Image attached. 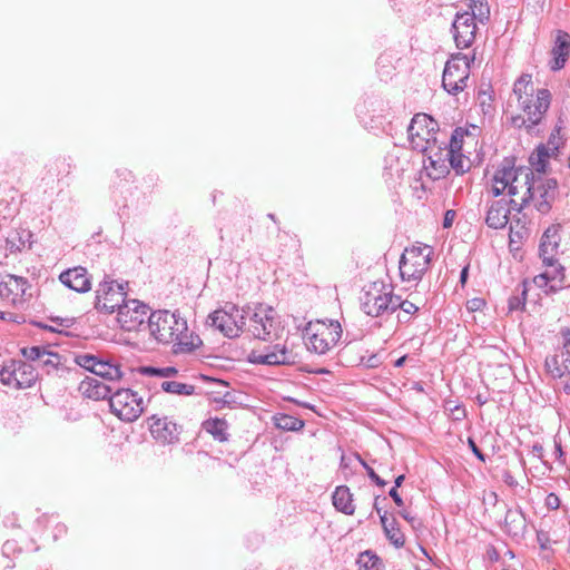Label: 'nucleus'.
<instances>
[{"label":"nucleus","instance_id":"nucleus-1","mask_svg":"<svg viewBox=\"0 0 570 570\" xmlns=\"http://www.w3.org/2000/svg\"><path fill=\"white\" fill-rule=\"evenodd\" d=\"M147 326L157 343L173 344L175 354L191 353L203 344L200 337L188 330L187 321L178 312L154 311L148 316Z\"/></svg>","mask_w":570,"mask_h":570},{"label":"nucleus","instance_id":"nucleus-2","mask_svg":"<svg viewBox=\"0 0 570 570\" xmlns=\"http://www.w3.org/2000/svg\"><path fill=\"white\" fill-rule=\"evenodd\" d=\"M513 95L518 99L519 107L527 115V118L514 117L513 124L518 127L524 126L528 132H532L550 106V91L548 89H539L534 96L531 75L524 73L515 80Z\"/></svg>","mask_w":570,"mask_h":570},{"label":"nucleus","instance_id":"nucleus-3","mask_svg":"<svg viewBox=\"0 0 570 570\" xmlns=\"http://www.w3.org/2000/svg\"><path fill=\"white\" fill-rule=\"evenodd\" d=\"M407 134L411 147L421 153L433 151L435 147L445 145L438 121L426 114H416L412 118Z\"/></svg>","mask_w":570,"mask_h":570},{"label":"nucleus","instance_id":"nucleus-4","mask_svg":"<svg viewBox=\"0 0 570 570\" xmlns=\"http://www.w3.org/2000/svg\"><path fill=\"white\" fill-rule=\"evenodd\" d=\"M558 183L554 178H548L544 175L535 174L530 187H527V198L520 203L515 199L510 200L512 209L521 212L523 207L533 204L535 209L546 214L551 209V204L556 198Z\"/></svg>","mask_w":570,"mask_h":570},{"label":"nucleus","instance_id":"nucleus-5","mask_svg":"<svg viewBox=\"0 0 570 570\" xmlns=\"http://www.w3.org/2000/svg\"><path fill=\"white\" fill-rule=\"evenodd\" d=\"M246 325L244 331L253 337L262 341H272L278 336L279 322L275 317V311L263 304L244 307Z\"/></svg>","mask_w":570,"mask_h":570},{"label":"nucleus","instance_id":"nucleus-6","mask_svg":"<svg viewBox=\"0 0 570 570\" xmlns=\"http://www.w3.org/2000/svg\"><path fill=\"white\" fill-rule=\"evenodd\" d=\"M433 248L425 244L406 247L401 255L399 269L403 282L417 283L430 267Z\"/></svg>","mask_w":570,"mask_h":570},{"label":"nucleus","instance_id":"nucleus-7","mask_svg":"<svg viewBox=\"0 0 570 570\" xmlns=\"http://www.w3.org/2000/svg\"><path fill=\"white\" fill-rule=\"evenodd\" d=\"M395 294L384 282L366 285L360 297L362 311L372 317H381L393 313Z\"/></svg>","mask_w":570,"mask_h":570},{"label":"nucleus","instance_id":"nucleus-8","mask_svg":"<svg viewBox=\"0 0 570 570\" xmlns=\"http://www.w3.org/2000/svg\"><path fill=\"white\" fill-rule=\"evenodd\" d=\"M342 336V327L337 321H317L308 323L305 328L306 347L318 355L326 354Z\"/></svg>","mask_w":570,"mask_h":570},{"label":"nucleus","instance_id":"nucleus-9","mask_svg":"<svg viewBox=\"0 0 570 570\" xmlns=\"http://www.w3.org/2000/svg\"><path fill=\"white\" fill-rule=\"evenodd\" d=\"M474 60L472 57L458 52L453 53L446 61L443 75L442 87L452 96H456L466 87V81L470 76V66Z\"/></svg>","mask_w":570,"mask_h":570},{"label":"nucleus","instance_id":"nucleus-10","mask_svg":"<svg viewBox=\"0 0 570 570\" xmlns=\"http://www.w3.org/2000/svg\"><path fill=\"white\" fill-rule=\"evenodd\" d=\"M207 324L218 330L224 336L234 338L244 332L246 314L244 307L226 304L223 308L214 311L207 318Z\"/></svg>","mask_w":570,"mask_h":570},{"label":"nucleus","instance_id":"nucleus-11","mask_svg":"<svg viewBox=\"0 0 570 570\" xmlns=\"http://www.w3.org/2000/svg\"><path fill=\"white\" fill-rule=\"evenodd\" d=\"M111 412L121 421L134 422L145 410L144 397L130 389H117L109 396Z\"/></svg>","mask_w":570,"mask_h":570},{"label":"nucleus","instance_id":"nucleus-12","mask_svg":"<svg viewBox=\"0 0 570 570\" xmlns=\"http://www.w3.org/2000/svg\"><path fill=\"white\" fill-rule=\"evenodd\" d=\"M127 285V283H118L106 276L96 289L95 308L104 314H112L118 311L126 302L125 287Z\"/></svg>","mask_w":570,"mask_h":570},{"label":"nucleus","instance_id":"nucleus-13","mask_svg":"<svg viewBox=\"0 0 570 570\" xmlns=\"http://www.w3.org/2000/svg\"><path fill=\"white\" fill-rule=\"evenodd\" d=\"M148 305L138 299L126 301L117 311V321L125 331H137L150 314Z\"/></svg>","mask_w":570,"mask_h":570},{"label":"nucleus","instance_id":"nucleus-14","mask_svg":"<svg viewBox=\"0 0 570 570\" xmlns=\"http://www.w3.org/2000/svg\"><path fill=\"white\" fill-rule=\"evenodd\" d=\"M148 422L150 434L158 443L170 445L179 442L183 428L171 417L155 414L148 417Z\"/></svg>","mask_w":570,"mask_h":570},{"label":"nucleus","instance_id":"nucleus-15","mask_svg":"<svg viewBox=\"0 0 570 570\" xmlns=\"http://www.w3.org/2000/svg\"><path fill=\"white\" fill-rule=\"evenodd\" d=\"M476 22L473 16L470 14V11L458 12L455 14L451 31L455 46L459 49H465L472 46L478 30Z\"/></svg>","mask_w":570,"mask_h":570},{"label":"nucleus","instance_id":"nucleus-16","mask_svg":"<svg viewBox=\"0 0 570 570\" xmlns=\"http://www.w3.org/2000/svg\"><path fill=\"white\" fill-rule=\"evenodd\" d=\"M248 361L262 365H293L295 364V355L285 345L275 344L266 347L265 352L252 351Z\"/></svg>","mask_w":570,"mask_h":570},{"label":"nucleus","instance_id":"nucleus-17","mask_svg":"<svg viewBox=\"0 0 570 570\" xmlns=\"http://www.w3.org/2000/svg\"><path fill=\"white\" fill-rule=\"evenodd\" d=\"M29 287L27 278L6 275L0 278V298L13 306H20L24 303V295Z\"/></svg>","mask_w":570,"mask_h":570},{"label":"nucleus","instance_id":"nucleus-18","mask_svg":"<svg viewBox=\"0 0 570 570\" xmlns=\"http://www.w3.org/2000/svg\"><path fill=\"white\" fill-rule=\"evenodd\" d=\"M23 357L28 361L38 362L41 368L47 374L58 373L62 367V356L57 353L47 350L45 346H28L21 350Z\"/></svg>","mask_w":570,"mask_h":570},{"label":"nucleus","instance_id":"nucleus-19","mask_svg":"<svg viewBox=\"0 0 570 570\" xmlns=\"http://www.w3.org/2000/svg\"><path fill=\"white\" fill-rule=\"evenodd\" d=\"M543 265L547 269L533 278L538 287L543 288L546 294L557 293L562 288H570V286H563L564 268L558 264L557 258H553L551 264Z\"/></svg>","mask_w":570,"mask_h":570},{"label":"nucleus","instance_id":"nucleus-20","mask_svg":"<svg viewBox=\"0 0 570 570\" xmlns=\"http://www.w3.org/2000/svg\"><path fill=\"white\" fill-rule=\"evenodd\" d=\"M59 281L66 287L77 293H87L91 289V277L82 266H76L61 272Z\"/></svg>","mask_w":570,"mask_h":570},{"label":"nucleus","instance_id":"nucleus-21","mask_svg":"<svg viewBox=\"0 0 570 570\" xmlns=\"http://www.w3.org/2000/svg\"><path fill=\"white\" fill-rule=\"evenodd\" d=\"M445 153L442 149V145L435 147V150L423 153L426 156L424 159V170L432 180H438L445 177L449 174L448 158L444 156Z\"/></svg>","mask_w":570,"mask_h":570},{"label":"nucleus","instance_id":"nucleus-22","mask_svg":"<svg viewBox=\"0 0 570 570\" xmlns=\"http://www.w3.org/2000/svg\"><path fill=\"white\" fill-rule=\"evenodd\" d=\"M561 333L564 338L562 352L546 360L549 371L558 377L570 375V328H563Z\"/></svg>","mask_w":570,"mask_h":570},{"label":"nucleus","instance_id":"nucleus-23","mask_svg":"<svg viewBox=\"0 0 570 570\" xmlns=\"http://www.w3.org/2000/svg\"><path fill=\"white\" fill-rule=\"evenodd\" d=\"M560 240L559 225H551L544 230L539 246V255L543 264H551L553 262L558 254Z\"/></svg>","mask_w":570,"mask_h":570},{"label":"nucleus","instance_id":"nucleus-24","mask_svg":"<svg viewBox=\"0 0 570 570\" xmlns=\"http://www.w3.org/2000/svg\"><path fill=\"white\" fill-rule=\"evenodd\" d=\"M510 168L512 175L510 176L509 196L514 197L521 195V199L527 198V187H530V184H532L535 173L530 167L510 166Z\"/></svg>","mask_w":570,"mask_h":570},{"label":"nucleus","instance_id":"nucleus-25","mask_svg":"<svg viewBox=\"0 0 570 570\" xmlns=\"http://www.w3.org/2000/svg\"><path fill=\"white\" fill-rule=\"evenodd\" d=\"M570 53V36L559 30L554 45L551 50L552 60L550 61V68L553 71L562 69L568 60Z\"/></svg>","mask_w":570,"mask_h":570},{"label":"nucleus","instance_id":"nucleus-26","mask_svg":"<svg viewBox=\"0 0 570 570\" xmlns=\"http://www.w3.org/2000/svg\"><path fill=\"white\" fill-rule=\"evenodd\" d=\"M509 214L510 208L505 200H494L487 210L485 224L493 229L503 228L509 222Z\"/></svg>","mask_w":570,"mask_h":570},{"label":"nucleus","instance_id":"nucleus-27","mask_svg":"<svg viewBox=\"0 0 570 570\" xmlns=\"http://www.w3.org/2000/svg\"><path fill=\"white\" fill-rule=\"evenodd\" d=\"M79 391L83 396L92 400L109 399L114 393L112 387L95 377H86L79 384Z\"/></svg>","mask_w":570,"mask_h":570},{"label":"nucleus","instance_id":"nucleus-28","mask_svg":"<svg viewBox=\"0 0 570 570\" xmlns=\"http://www.w3.org/2000/svg\"><path fill=\"white\" fill-rule=\"evenodd\" d=\"M505 532L512 538H523L527 530V519L521 509H509L504 519Z\"/></svg>","mask_w":570,"mask_h":570},{"label":"nucleus","instance_id":"nucleus-29","mask_svg":"<svg viewBox=\"0 0 570 570\" xmlns=\"http://www.w3.org/2000/svg\"><path fill=\"white\" fill-rule=\"evenodd\" d=\"M381 524L384 534L391 544H393L396 549L403 548L405 543V535L401 531L395 518L389 519L387 512L384 511L381 515Z\"/></svg>","mask_w":570,"mask_h":570},{"label":"nucleus","instance_id":"nucleus-30","mask_svg":"<svg viewBox=\"0 0 570 570\" xmlns=\"http://www.w3.org/2000/svg\"><path fill=\"white\" fill-rule=\"evenodd\" d=\"M558 147L550 148L549 146H546L543 144L539 145L534 153L531 154L529 161L531 164V168L535 174L544 175L547 167H548V160L552 155H556Z\"/></svg>","mask_w":570,"mask_h":570},{"label":"nucleus","instance_id":"nucleus-31","mask_svg":"<svg viewBox=\"0 0 570 570\" xmlns=\"http://www.w3.org/2000/svg\"><path fill=\"white\" fill-rule=\"evenodd\" d=\"M32 233L29 229H16L7 237V247L11 253L22 252L26 248H31Z\"/></svg>","mask_w":570,"mask_h":570},{"label":"nucleus","instance_id":"nucleus-32","mask_svg":"<svg viewBox=\"0 0 570 570\" xmlns=\"http://www.w3.org/2000/svg\"><path fill=\"white\" fill-rule=\"evenodd\" d=\"M333 505L344 514L352 515L355 511L353 495L346 485H340L332 495Z\"/></svg>","mask_w":570,"mask_h":570},{"label":"nucleus","instance_id":"nucleus-33","mask_svg":"<svg viewBox=\"0 0 570 570\" xmlns=\"http://www.w3.org/2000/svg\"><path fill=\"white\" fill-rule=\"evenodd\" d=\"M510 165H503L501 168L497 169L493 178H492V187L491 193L494 197L502 195L505 190H510V176H511Z\"/></svg>","mask_w":570,"mask_h":570},{"label":"nucleus","instance_id":"nucleus-34","mask_svg":"<svg viewBox=\"0 0 570 570\" xmlns=\"http://www.w3.org/2000/svg\"><path fill=\"white\" fill-rule=\"evenodd\" d=\"M469 135V130L462 127H456L448 140V135L442 132L441 139L445 140V145H442V149L445 151L444 155H451L462 150L463 139Z\"/></svg>","mask_w":570,"mask_h":570},{"label":"nucleus","instance_id":"nucleus-35","mask_svg":"<svg viewBox=\"0 0 570 570\" xmlns=\"http://www.w3.org/2000/svg\"><path fill=\"white\" fill-rule=\"evenodd\" d=\"M400 309L397 314V321L401 324H409L412 316L420 311V307L407 299H402L401 296L396 295L393 304V313Z\"/></svg>","mask_w":570,"mask_h":570},{"label":"nucleus","instance_id":"nucleus-36","mask_svg":"<svg viewBox=\"0 0 570 570\" xmlns=\"http://www.w3.org/2000/svg\"><path fill=\"white\" fill-rule=\"evenodd\" d=\"M94 374L110 382L120 380L122 376V372L118 364L100 357L96 364Z\"/></svg>","mask_w":570,"mask_h":570},{"label":"nucleus","instance_id":"nucleus-37","mask_svg":"<svg viewBox=\"0 0 570 570\" xmlns=\"http://www.w3.org/2000/svg\"><path fill=\"white\" fill-rule=\"evenodd\" d=\"M17 381H14V386L16 389H27V387H30L36 379H37V374L35 372V368L32 367V365L26 363V362H22V361H17Z\"/></svg>","mask_w":570,"mask_h":570},{"label":"nucleus","instance_id":"nucleus-38","mask_svg":"<svg viewBox=\"0 0 570 570\" xmlns=\"http://www.w3.org/2000/svg\"><path fill=\"white\" fill-rule=\"evenodd\" d=\"M203 428L206 432L212 434L215 440L219 442H225L228 439V424L223 419H209L203 423Z\"/></svg>","mask_w":570,"mask_h":570},{"label":"nucleus","instance_id":"nucleus-39","mask_svg":"<svg viewBox=\"0 0 570 570\" xmlns=\"http://www.w3.org/2000/svg\"><path fill=\"white\" fill-rule=\"evenodd\" d=\"M273 422L277 429L293 432L302 430L305 425L303 420L286 413H276Z\"/></svg>","mask_w":570,"mask_h":570},{"label":"nucleus","instance_id":"nucleus-40","mask_svg":"<svg viewBox=\"0 0 570 570\" xmlns=\"http://www.w3.org/2000/svg\"><path fill=\"white\" fill-rule=\"evenodd\" d=\"M379 101L372 98L365 99L363 102H360L355 107V112L357 118L361 122L364 124V126L367 127L368 121L367 118H370L371 122L374 121L375 118H379L380 116L376 115V108L375 105Z\"/></svg>","mask_w":570,"mask_h":570},{"label":"nucleus","instance_id":"nucleus-41","mask_svg":"<svg viewBox=\"0 0 570 570\" xmlns=\"http://www.w3.org/2000/svg\"><path fill=\"white\" fill-rule=\"evenodd\" d=\"M469 8L470 14L473 16L474 20L484 24L490 19V7L487 0H471Z\"/></svg>","mask_w":570,"mask_h":570},{"label":"nucleus","instance_id":"nucleus-42","mask_svg":"<svg viewBox=\"0 0 570 570\" xmlns=\"http://www.w3.org/2000/svg\"><path fill=\"white\" fill-rule=\"evenodd\" d=\"M448 158V165L451 167L456 175H463L470 169V158L464 156L461 151L445 155Z\"/></svg>","mask_w":570,"mask_h":570},{"label":"nucleus","instance_id":"nucleus-43","mask_svg":"<svg viewBox=\"0 0 570 570\" xmlns=\"http://www.w3.org/2000/svg\"><path fill=\"white\" fill-rule=\"evenodd\" d=\"M163 391L177 394V395H191L195 392V386L191 384L180 383L176 381H164L160 384Z\"/></svg>","mask_w":570,"mask_h":570},{"label":"nucleus","instance_id":"nucleus-44","mask_svg":"<svg viewBox=\"0 0 570 570\" xmlns=\"http://www.w3.org/2000/svg\"><path fill=\"white\" fill-rule=\"evenodd\" d=\"M357 563L364 570H383L382 560L371 550L362 552L357 559Z\"/></svg>","mask_w":570,"mask_h":570},{"label":"nucleus","instance_id":"nucleus-45","mask_svg":"<svg viewBox=\"0 0 570 570\" xmlns=\"http://www.w3.org/2000/svg\"><path fill=\"white\" fill-rule=\"evenodd\" d=\"M50 320L58 327H53V326H50V325H47V324H42V323H36V325L39 326L40 328H43V330H47V331H50V332H55V333H59V334H62V333L63 334H68L67 332L63 331V328H70L76 323V318L75 317H59V316H56V317H51Z\"/></svg>","mask_w":570,"mask_h":570},{"label":"nucleus","instance_id":"nucleus-46","mask_svg":"<svg viewBox=\"0 0 570 570\" xmlns=\"http://www.w3.org/2000/svg\"><path fill=\"white\" fill-rule=\"evenodd\" d=\"M17 361L11 360L9 363L4 364L2 370L0 371V381L8 386L13 387L14 381H17Z\"/></svg>","mask_w":570,"mask_h":570},{"label":"nucleus","instance_id":"nucleus-47","mask_svg":"<svg viewBox=\"0 0 570 570\" xmlns=\"http://www.w3.org/2000/svg\"><path fill=\"white\" fill-rule=\"evenodd\" d=\"M99 357L94 354H79L75 357V362L80 367L94 373Z\"/></svg>","mask_w":570,"mask_h":570},{"label":"nucleus","instance_id":"nucleus-48","mask_svg":"<svg viewBox=\"0 0 570 570\" xmlns=\"http://www.w3.org/2000/svg\"><path fill=\"white\" fill-rule=\"evenodd\" d=\"M356 460L360 462V464L364 468L366 471L367 476L371 479L372 482H374L377 487L384 488L386 485V481L383 480L373 468H371L362 458L360 454H355Z\"/></svg>","mask_w":570,"mask_h":570},{"label":"nucleus","instance_id":"nucleus-49","mask_svg":"<svg viewBox=\"0 0 570 570\" xmlns=\"http://www.w3.org/2000/svg\"><path fill=\"white\" fill-rule=\"evenodd\" d=\"M525 305V288L522 289L521 296H511L509 298V309L517 311Z\"/></svg>","mask_w":570,"mask_h":570},{"label":"nucleus","instance_id":"nucleus-50","mask_svg":"<svg viewBox=\"0 0 570 570\" xmlns=\"http://www.w3.org/2000/svg\"><path fill=\"white\" fill-rule=\"evenodd\" d=\"M560 499L556 493H549L544 500V504L550 510H557L560 507Z\"/></svg>","mask_w":570,"mask_h":570},{"label":"nucleus","instance_id":"nucleus-51","mask_svg":"<svg viewBox=\"0 0 570 570\" xmlns=\"http://www.w3.org/2000/svg\"><path fill=\"white\" fill-rule=\"evenodd\" d=\"M537 541L540 546V549H542V550L549 549L550 537H549L548 532H546L543 530L537 531Z\"/></svg>","mask_w":570,"mask_h":570},{"label":"nucleus","instance_id":"nucleus-52","mask_svg":"<svg viewBox=\"0 0 570 570\" xmlns=\"http://www.w3.org/2000/svg\"><path fill=\"white\" fill-rule=\"evenodd\" d=\"M139 372L145 376H161V367H155V366H142L140 367Z\"/></svg>","mask_w":570,"mask_h":570},{"label":"nucleus","instance_id":"nucleus-53","mask_svg":"<svg viewBox=\"0 0 570 570\" xmlns=\"http://www.w3.org/2000/svg\"><path fill=\"white\" fill-rule=\"evenodd\" d=\"M469 448L471 449L472 453L481 461L485 462V455L482 453V451L479 449L476 443L472 438L468 439Z\"/></svg>","mask_w":570,"mask_h":570},{"label":"nucleus","instance_id":"nucleus-54","mask_svg":"<svg viewBox=\"0 0 570 570\" xmlns=\"http://www.w3.org/2000/svg\"><path fill=\"white\" fill-rule=\"evenodd\" d=\"M455 215H456V213L452 209H449L445 212L444 218H443V227L444 228H450L452 226Z\"/></svg>","mask_w":570,"mask_h":570},{"label":"nucleus","instance_id":"nucleus-55","mask_svg":"<svg viewBox=\"0 0 570 570\" xmlns=\"http://www.w3.org/2000/svg\"><path fill=\"white\" fill-rule=\"evenodd\" d=\"M17 550V542L16 541H6L2 546V553L7 557H9L10 553H13Z\"/></svg>","mask_w":570,"mask_h":570},{"label":"nucleus","instance_id":"nucleus-56","mask_svg":"<svg viewBox=\"0 0 570 570\" xmlns=\"http://www.w3.org/2000/svg\"><path fill=\"white\" fill-rule=\"evenodd\" d=\"M554 456L560 463H564V453L559 441H554Z\"/></svg>","mask_w":570,"mask_h":570},{"label":"nucleus","instance_id":"nucleus-57","mask_svg":"<svg viewBox=\"0 0 570 570\" xmlns=\"http://www.w3.org/2000/svg\"><path fill=\"white\" fill-rule=\"evenodd\" d=\"M389 495L392 498V500L394 501V503H395L397 507H403L404 501H403L402 497L400 495V493H399L397 489L392 488V489L389 491Z\"/></svg>","mask_w":570,"mask_h":570},{"label":"nucleus","instance_id":"nucleus-58","mask_svg":"<svg viewBox=\"0 0 570 570\" xmlns=\"http://www.w3.org/2000/svg\"><path fill=\"white\" fill-rule=\"evenodd\" d=\"M177 368L174 366L161 367V376L160 377H171L177 374Z\"/></svg>","mask_w":570,"mask_h":570},{"label":"nucleus","instance_id":"nucleus-59","mask_svg":"<svg viewBox=\"0 0 570 570\" xmlns=\"http://www.w3.org/2000/svg\"><path fill=\"white\" fill-rule=\"evenodd\" d=\"M399 514L405 520L407 521L409 523H411L412 525L414 524V521H415V517L412 515L407 510L403 509L401 511H399Z\"/></svg>","mask_w":570,"mask_h":570},{"label":"nucleus","instance_id":"nucleus-60","mask_svg":"<svg viewBox=\"0 0 570 570\" xmlns=\"http://www.w3.org/2000/svg\"><path fill=\"white\" fill-rule=\"evenodd\" d=\"M484 304L483 299H480V298H474L472 301L469 302V308L471 311H476L479 309L482 305Z\"/></svg>","mask_w":570,"mask_h":570},{"label":"nucleus","instance_id":"nucleus-61","mask_svg":"<svg viewBox=\"0 0 570 570\" xmlns=\"http://www.w3.org/2000/svg\"><path fill=\"white\" fill-rule=\"evenodd\" d=\"M116 173L119 177H121L126 181H128L132 178L131 171H129L127 169H118Z\"/></svg>","mask_w":570,"mask_h":570},{"label":"nucleus","instance_id":"nucleus-62","mask_svg":"<svg viewBox=\"0 0 570 570\" xmlns=\"http://www.w3.org/2000/svg\"><path fill=\"white\" fill-rule=\"evenodd\" d=\"M365 364H366V366H367V367H376V366H379V364H380V360H379L377 355H374V354H373V355H371V356L367 358V361H366V363H365Z\"/></svg>","mask_w":570,"mask_h":570},{"label":"nucleus","instance_id":"nucleus-63","mask_svg":"<svg viewBox=\"0 0 570 570\" xmlns=\"http://www.w3.org/2000/svg\"><path fill=\"white\" fill-rule=\"evenodd\" d=\"M488 401H489V397H488V395H487V394L478 393V394L475 395V402H476L480 406H482V405L487 404V403H488Z\"/></svg>","mask_w":570,"mask_h":570},{"label":"nucleus","instance_id":"nucleus-64","mask_svg":"<svg viewBox=\"0 0 570 570\" xmlns=\"http://www.w3.org/2000/svg\"><path fill=\"white\" fill-rule=\"evenodd\" d=\"M469 276V266H464L460 273V283L464 285Z\"/></svg>","mask_w":570,"mask_h":570}]
</instances>
